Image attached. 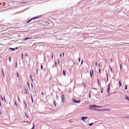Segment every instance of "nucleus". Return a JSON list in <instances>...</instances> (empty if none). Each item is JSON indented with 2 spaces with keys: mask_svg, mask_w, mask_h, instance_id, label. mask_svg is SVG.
Wrapping results in <instances>:
<instances>
[{
  "mask_svg": "<svg viewBox=\"0 0 129 129\" xmlns=\"http://www.w3.org/2000/svg\"><path fill=\"white\" fill-rule=\"evenodd\" d=\"M98 107V106H96L95 105H90L89 106V109L90 110H97V111H100L98 109H94L93 108H96Z\"/></svg>",
  "mask_w": 129,
  "mask_h": 129,
  "instance_id": "1",
  "label": "nucleus"
},
{
  "mask_svg": "<svg viewBox=\"0 0 129 129\" xmlns=\"http://www.w3.org/2000/svg\"><path fill=\"white\" fill-rule=\"evenodd\" d=\"M61 98L62 99V103H64L65 102V98H64V94L63 93H61Z\"/></svg>",
  "mask_w": 129,
  "mask_h": 129,
  "instance_id": "2",
  "label": "nucleus"
},
{
  "mask_svg": "<svg viewBox=\"0 0 129 129\" xmlns=\"http://www.w3.org/2000/svg\"><path fill=\"white\" fill-rule=\"evenodd\" d=\"M72 101L73 102L75 103H79L81 102L80 100L77 101L76 99L74 98L72 99Z\"/></svg>",
  "mask_w": 129,
  "mask_h": 129,
  "instance_id": "3",
  "label": "nucleus"
},
{
  "mask_svg": "<svg viewBox=\"0 0 129 129\" xmlns=\"http://www.w3.org/2000/svg\"><path fill=\"white\" fill-rule=\"evenodd\" d=\"M88 117V116H83L82 117L81 119L83 121H85V119H87Z\"/></svg>",
  "mask_w": 129,
  "mask_h": 129,
  "instance_id": "4",
  "label": "nucleus"
},
{
  "mask_svg": "<svg viewBox=\"0 0 129 129\" xmlns=\"http://www.w3.org/2000/svg\"><path fill=\"white\" fill-rule=\"evenodd\" d=\"M42 16V15H40L38 16L35 17L33 18H32L31 19H32V20H34V19H36L38 18L41 17Z\"/></svg>",
  "mask_w": 129,
  "mask_h": 129,
  "instance_id": "5",
  "label": "nucleus"
},
{
  "mask_svg": "<svg viewBox=\"0 0 129 129\" xmlns=\"http://www.w3.org/2000/svg\"><path fill=\"white\" fill-rule=\"evenodd\" d=\"M93 70H92V74L91 73V71H90V77L91 79L92 78V75L93 76Z\"/></svg>",
  "mask_w": 129,
  "mask_h": 129,
  "instance_id": "6",
  "label": "nucleus"
},
{
  "mask_svg": "<svg viewBox=\"0 0 129 129\" xmlns=\"http://www.w3.org/2000/svg\"><path fill=\"white\" fill-rule=\"evenodd\" d=\"M28 39H30V38L29 37H26L25 38H24V39H23V40L24 41H26Z\"/></svg>",
  "mask_w": 129,
  "mask_h": 129,
  "instance_id": "7",
  "label": "nucleus"
},
{
  "mask_svg": "<svg viewBox=\"0 0 129 129\" xmlns=\"http://www.w3.org/2000/svg\"><path fill=\"white\" fill-rule=\"evenodd\" d=\"M125 98L127 100L129 101V98L128 96L125 95Z\"/></svg>",
  "mask_w": 129,
  "mask_h": 129,
  "instance_id": "8",
  "label": "nucleus"
},
{
  "mask_svg": "<svg viewBox=\"0 0 129 129\" xmlns=\"http://www.w3.org/2000/svg\"><path fill=\"white\" fill-rule=\"evenodd\" d=\"M62 72H63V75L64 76H66V74L65 73V71L64 70H63V71Z\"/></svg>",
  "mask_w": 129,
  "mask_h": 129,
  "instance_id": "9",
  "label": "nucleus"
},
{
  "mask_svg": "<svg viewBox=\"0 0 129 129\" xmlns=\"http://www.w3.org/2000/svg\"><path fill=\"white\" fill-rule=\"evenodd\" d=\"M109 67H110V71H111V72H112V73H114V72H113V71H112V68H111V67L110 66V65H109Z\"/></svg>",
  "mask_w": 129,
  "mask_h": 129,
  "instance_id": "10",
  "label": "nucleus"
},
{
  "mask_svg": "<svg viewBox=\"0 0 129 129\" xmlns=\"http://www.w3.org/2000/svg\"><path fill=\"white\" fill-rule=\"evenodd\" d=\"M119 87H120L121 85V82H120V81H119Z\"/></svg>",
  "mask_w": 129,
  "mask_h": 129,
  "instance_id": "11",
  "label": "nucleus"
},
{
  "mask_svg": "<svg viewBox=\"0 0 129 129\" xmlns=\"http://www.w3.org/2000/svg\"><path fill=\"white\" fill-rule=\"evenodd\" d=\"M2 75L3 76V77H5L4 74V71H3V69H2Z\"/></svg>",
  "mask_w": 129,
  "mask_h": 129,
  "instance_id": "12",
  "label": "nucleus"
},
{
  "mask_svg": "<svg viewBox=\"0 0 129 129\" xmlns=\"http://www.w3.org/2000/svg\"><path fill=\"white\" fill-rule=\"evenodd\" d=\"M110 89V88H107V92H108L109 94Z\"/></svg>",
  "mask_w": 129,
  "mask_h": 129,
  "instance_id": "13",
  "label": "nucleus"
},
{
  "mask_svg": "<svg viewBox=\"0 0 129 129\" xmlns=\"http://www.w3.org/2000/svg\"><path fill=\"white\" fill-rule=\"evenodd\" d=\"M21 59L22 60H23V54L22 53L21 54Z\"/></svg>",
  "mask_w": 129,
  "mask_h": 129,
  "instance_id": "14",
  "label": "nucleus"
},
{
  "mask_svg": "<svg viewBox=\"0 0 129 129\" xmlns=\"http://www.w3.org/2000/svg\"><path fill=\"white\" fill-rule=\"evenodd\" d=\"M10 49L12 51H14L15 50V48H10Z\"/></svg>",
  "mask_w": 129,
  "mask_h": 129,
  "instance_id": "15",
  "label": "nucleus"
},
{
  "mask_svg": "<svg viewBox=\"0 0 129 129\" xmlns=\"http://www.w3.org/2000/svg\"><path fill=\"white\" fill-rule=\"evenodd\" d=\"M9 61L10 62H11V57L10 56L9 57Z\"/></svg>",
  "mask_w": 129,
  "mask_h": 129,
  "instance_id": "16",
  "label": "nucleus"
},
{
  "mask_svg": "<svg viewBox=\"0 0 129 129\" xmlns=\"http://www.w3.org/2000/svg\"><path fill=\"white\" fill-rule=\"evenodd\" d=\"M123 118H129V116H126V117H123Z\"/></svg>",
  "mask_w": 129,
  "mask_h": 129,
  "instance_id": "17",
  "label": "nucleus"
},
{
  "mask_svg": "<svg viewBox=\"0 0 129 129\" xmlns=\"http://www.w3.org/2000/svg\"><path fill=\"white\" fill-rule=\"evenodd\" d=\"M17 62L16 61L15 62V68H17Z\"/></svg>",
  "mask_w": 129,
  "mask_h": 129,
  "instance_id": "18",
  "label": "nucleus"
},
{
  "mask_svg": "<svg viewBox=\"0 0 129 129\" xmlns=\"http://www.w3.org/2000/svg\"><path fill=\"white\" fill-rule=\"evenodd\" d=\"M93 124V123H89V126H90L92 125Z\"/></svg>",
  "mask_w": 129,
  "mask_h": 129,
  "instance_id": "19",
  "label": "nucleus"
},
{
  "mask_svg": "<svg viewBox=\"0 0 129 129\" xmlns=\"http://www.w3.org/2000/svg\"><path fill=\"white\" fill-rule=\"evenodd\" d=\"M41 68L42 70H43V66L42 65H41Z\"/></svg>",
  "mask_w": 129,
  "mask_h": 129,
  "instance_id": "20",
  "label": "nucleus"
},
{
  "mask_svg": "<svg viewBox=\"0 0 129 129\" xmlns=\"http://www.w3.org/2000/svg\"><path fill=\"white\" fill-rule=\"evenodd\" d=\"M34 93H35V95L37 96V94L36 93V91H34Z\"/></svg>",
  "mask_w": 129,
  "mask_h": 129,
  "instance_id": "21",
  "label": "nucleus"
},
{
  "mask_svg": "<svg viewBox=\"0 0 129 129\" xmlns=\"http://www.w3.org/2000/svg\"><path fill=\"white\" fill-rule=\"evenodd\" d=\"M25 93H27V91L26 89L25 88Z\"/></svg>",
  "mask_w": 129,
  "mask_h": 129,
  "instance_id": "22",
  "label": "nucleus"
},
{
  "mask_svg": "<svg viewBox=\"0 0 129 129\" xmlns=\"http://www.w3.org/2000/svg\"><path fill=\"white\" fill-rule=\"evenodd\" d=\"M23 103H24V104H25V106H26V104L25 102V101H23Z\"/></svg>",
  "mask_w": 129,
  "mask_h": 129,
  "instance_id": "23",
  "label": "nucleus"
},
{
  "mask_svg": "<svg viewBox=\"0 0 129 129\" xmlns=\"http://www.w3.org/2000/svg\"><path fill=\"white\" fill-rule=\"evenodd\" d=\"M54 105L55 107L56 105L55 103V101H54Z\"/></svg>",
  "mask_w": 129,
  "mask_h": 129,
  "instance_id": "24",
  "label": "nucleus"
},
{
  "mask_svg": "<svg viewBox=\"0 0 129 129\" xmlns=\"http://www.w3.org/2000/svg\"><path fill=\"white\" fill-rule=\"evenodd\" d=\"M105 110H107V111H110L111 110H110L109 109H105Z\"/></svg>",
  "mask_w": 129,
  "mask_h": 129,
  "instance_id": "25",
  "label": "nucleus"
},
{
  "mask_svg": "<svg viewBox=\"0 0 129 129\" xmlns=\"http://www.w3.org/2000/svg\"><path fill=\"white\" fill-rule=\"evenodd\" d=\"M108 88H110V84H109L108 85Z\"/></svg>",
  "mask_w": 129,
  "mask_h": 129,
  "instance_id": "26",
  "label": "nucleus"
},
{
  "mask_svg": "<svg viewBox=\"0 0 129 129\" xmlns=\"http://www.w3.org/2000/svg\"><path fill=\"white\" fill-rule=\"evenodd\" d=\"M17 77H18L19 78V75H18V73H17Z\"/></svg>",
  "mask_w": 129,
  "mask_h": 129,
  "instance_id": "27",
  "label": "nucleus"
},
{
  "mask_svg": "<svg viewBox=\"0 0 129 129\" xmlns=\"http://www.w3.org/2000/svg\"><path fill=\"white\" fill-rule=\"evenodd\" d=\"M127 85H126L125 86V89L126 90L127 89Z\"/></svg>",
  "mask_w": 129,
  "mask_h": 129,
  "instance_id": "28",
  "label": "nucleus"
},
{
  "mask_svg": "<svg viewBox=\"0 0 129 129\" xmlns=\"http://www.w3.org/2000/svg\"><path fill=\"white\" fill-rule=\"evenodd\" d=\"M14 103L16 105V107H17V105L15 101H14Z\"/></svg>",
  "mask_w": 129,
  "mask_h": 129,
  "instance_id": "29",
  "label": "nucleus"
},
{
  "mask_svg": "<svg viewBox=\"0 0 129 129\" xmlns=\"http://www.w3.org/2000/svg\"><path fill=\"white\" fill-rule=\"evenodd\" d=\"M99 73H100V72H101V70H100V69H99Z\"/></svg>",
  "mask_w": 129,
  "mask_h": 129,
  "instance_id": "30",
  "label": "nucleus"
},
{
  "mask_svg": "<svg viewBox=\"0 0 129 129\" xmlns=\"http://www.w3.org/2000/svg\"><path fill=\"white\" fill-rule=\"evenodd\" d=\"M107 78H108V73L106 74Z\"/></svg>",
  "mask_w": 129,
  "mask_h": 129,
  "instance_id": "31",
  "label": "nucleus"
},
{
  "mask_svg": "<svg viewBox=\"0 0 129 129\" xmlns=\"http://www.w3.org/2000/svg\"><path fill=\"white\" fill-rule=\"evenodd\" d=\"M82 84L84 85V86H86V85L84 84V82H82Z\"/></svg>",
  "mask_w": 129,
  "mask_h": 129,
  "instance_id": "32",
  "label": "nucleus"
},
{
  "mask_svg": "<svg viewBox=\"0 0 129 129\" xmlns=\"http://www.w3.org/2000/svg\"><path fill=\"white\" fill-rule=\"evenodd\" d=\"M30 95H31V100H32V99H33L32 96L31 94Z\"/></svg>",
  "mask_w": 129,
  "mask_h": 129,
  "instance_id": "33",
  "label": "nucleus"
},
{
  "mask_svg": "<svg viewBox=\"0 0 129 129\" xmlns=\"http://www.w3.org/2000/svg\"><path fill=\"white\" fill-rule=\"evenodd\" d=\"M1 99L2 100V101H3V98L2 97V96H1Z\"/></svg>",
  "mask_w": 129,
  "mask_h": 129,
  "instance_id": "34",
  "label": "nucleus"
},
{
  "mask_svg": "<svg viewBox=\"0 0 129 129\" xmlns=\"http://www.w3.org/2000/svg\"><path fill=\"white\" fill-rule=\"evenodd\" d=\"M78 61L79 62H80V59L79 57L78 58Z\"/></svg>",
  "mask_w": 129,
  "mask_h": 129,
  "instance_id": "35",
  "label": "nucleus"
},
{
  "mask_svg": "<svg viewBox=\"0 0 129 129\" xmlns=\"http://www.w3.org/2000/svg\"><path fill=\"white\" fill-rule=\"evenodd\" d=\"M25 55L26 56H27V53H26L25 54Z\"/></svg>",
  "mask_w": 129,
  "mask_h": 129,
  "instance_id": "36",
  "label": "nucleus"
},
{
  "mask_svg": "<svg viewBox=\"0 0 129 129\" xmlns=\"http://www.w3.org/2000/svg\"><path fill=\"white\" fill-rule=\"evenodd\" d=\"M25 114L26 116V117L27 118H28V116L27 115H26V113H25Z\"/></svg>",
  "mask_w": 129,
  "mask_h": 129,
  "instance_id": "37",
  "label": "nucleus"
},
{
  "mask_svg": "<svg viewBox=\"0 0 129 129\" xmlns=\"http://www.w3.org/2000/svg\"><path fill=\"white\" fill-rule=\"evenodd\" d=\"M32 19H31V18L29 20V21H30V22L32 20Z\"/></svg>",
  "mask_w": 129,
  "mask_h": 129,
  "instance_id": "38",
  "label": "nucleus"
},
{
  "mask_svg": "<svg viewBox=\"0 0 129 129\" xmlns=\"http://www.w3.org/2000/svg\"><path fill=\"white\" fill-rule=\"evenodd\" d=\"M93 89H94V90H96L97 89L96 88H93Z\"/></svg>",
  "mask_w": 129,
  "mask_h": 129,
  "instance_id": "39",
  "label": "nucleus"
},
{
  "mask_svg": "<svg viewBox=\"0 0 129 129\" xmlns=\"http://www.w3.org/2000/svg\"><path fill=\"white\" fill-rule=\"evenodd\" d=\"M103 88H102V90L101 91V93H103Z\"/></svg>",
  "mask_w": 129,
  "mask_h": 129,
  "instance_id": "40",
  "label": "nucleus"
},
{
  "mask_svg": "<svg viewBox=\"0 0 129 129\" xmlns=\"http://www.w3.org/2000/svg\"><path fill=\"white\" fill-rule=\"evenodd\" d=\"M38 69H37V74H38Z\"/></svg>",
  "mask_w": 129,
  "mask_h": 129,
  "instance_id": "41",
  "label": "nucleus"
},
{
  "mask_svg": "<svg viewBox=\"0 0 129 129\" xmlns=\"http://www.w3.org/2000/svg\"><path fill=\"white\" fill-rule=\"evenodd\" d=\"M29 22L30 21H29V20H28L26 22V23H27Z\"/></svg>",
  "mask_w": 129,
  "mask_h": 129,
  "instance_id": "42",
  "label": "nucleus"
},
{
  "mask_svg": "<svg viewBox=\"0 0 129 129\" xmlns=\"http://www.w3.org/2000/svg\"><path fill=\"white\" fill-rule=\"evenodd\" d=\"M83 60H82V61H81V64H82L83 63Z\"/></svg>",
  "mask_w": 129,
  "mask_h": 129,
  "instance_id": "43",
  "label": "nucleus"
},
{
  "mask_svg": "<svg viewBox=\"0 0 129 129\" xmlns=\"http://www.w3.org/2000/svg\"><path fill=\"white\" fill-rule=\"evenodd\" d=\"M32 76L31 75L30 76V79L32 78Z\"/></svg>",
  "mask_w": 129,
  "mask_h": 129,
  "instance_id": "44",
  "label": "nucleus"
},
{
  "mask_svg": "<svg viewBox=\"0 0 129 129\" xmlns=\"http://www.w3.org/2000/svg\"><path fill=\"white\" fill-rule=\"evenodd\" d=\"M120 69L121 70V65L120 64Z\"/></svg>",
  "mask_w": 129,
  "mask_h": 129,
  "instance_id": "45",
  "label": "nucleus"
},
{
  "mask_svg": "<svg viewBox=\"0 0 129 129\" xmlns=\"http://www.w3.org/2000/svg\"><path fill=\"white\" fill-rule=\"evenodd\" d=\"M95 65L96 66H97V62H95Z\"/></svg>",
  "mask_w": 129,
  "mask_h": 129,
  "instance_id": "46",
  "label": "nucleus"
},
{
  "mask_svg": "<svg viewBox=\"0 0 129 129\" xmlns=\"http://www.w3.org/2000/svg\"><path fill=\"white\" fill-rule=\"evenodd\" d=\"M4 101H5V102H6V100H5V97H4Z\"/></svg>",
  "mask_w": 129,
  "mask_h": 129,
  "instance_id": "47",
  "label": "nucleus"
},
{
  "mask_svg": "<svg viewBox=\"0 0 129 129\" xmlns=\"http://www.w3.org/2000/svg\"><path fill=\"white\" fill-rule=\"evenodd\" d=\"M15 49H18V47H16Z\"/></svg>",
  "mask_w": 129,
  "mask_h": 129,
  "instance_id": "48",
  "label": "nucleus"
},
{
  "mask_svg": "<svg viewBox=\"0 0 129 129\" xmlns=\"http://www.w3.org/2000/svg\"><path fill=\"white\" fill-rule=\"evenodd\" d=\"M31 79V80L32 82H33V79H32V78H31V79Z\"/></svg>",
  "mask_w": 129,
  "mask_h": 129,
  "instance_id": "49",
  "label": "nucleus"
},
{
  "mask_svg": "<svg viewBox=\"0 0 129 129\" xmlns=\"http://www.w3.org/2000/svg\"><path fill=\"white\" fill-rule=\"evenodd\" d=\"M90 92L89 93V98H90Z\"/></svg>",
  "mask_w": 129,
  "mask_h": 129,
  "instance_id": "50",
  "label": "nucleus"
},
{
  "mask_svg": "<svg viewBox=\"0 0 129 129\" xmlns=\"http://www.w3.org/2000/svg\"><path fill=\"white\" fill-rule=\"evenodd\" d=\"M108 78H107V82H108Z\"/></svg>",
  "mask_w": 129,
  "mask_h": 129,
  "instance_id": "51",
  "label": "nucleus"
},
{
  "mask_svg": "<svg viewBox=\"0 0 129 129\" xmlns=\"http://www.w3.org/2000/svg\"><path fill=\"white\" fill-rule=\"evenodd\" d=\"M31 102H32V103H33V99H32V100H31Z\"/></svg>",
  "mask_w": 129,
  "mask_h": 129,
  "instance_id": "52",
  "label": "nucleus"
},
{
  "mask_svg": "<svg viewBox=\"0 0 129 129\" xmlns=\"http://www.w3.org/2000/svg\"><path fill=\"white\" fill-rule=\"evenodd\" d=\"M41 94H42V95L43 94V92H41Z\"/></svg>",
  "mask_w": 129,
  "mask_h": 129,
  "instance_id": "53",
  "label": "nucleus"
},
{
  "mask_svg": "<svg viewBox=\"0 0 129 129\" xmlns=\"http://www.w3.org/2000/svg\"><path fill=\"white\" fill-rule=\"evenodd\" d=\"M98 85L99 86V82H98Z\"/></svg>",
  "mask_w": 129,
  "mask_h": 129,
  "instance_id": "54",
  "label": "nucleus"
},
{
  "mask_svg": "<svg viewBox=\"0 0 129 129\" xmlns=\"http://www.w3.org/2000/svg\"><path fill=\"white\" fill-rule=\"evenodd\" d=\"M53 54H52V57H51V58H53Z\"/></svg>",
  "mask_w": 129,
  "mask_h": 129,
  "instance_id": "55",
  "label": "nucleus"
},
{
  "mask_svg": "<svg viewBox=\"0 0 129 129\" xmlns=\"http://www.w3.org/2000/svg\"><path fill=\"white\" fill-rule=\"evenodd\" d=\"M58 63L59 64V60H58Z\"/></svg>",
  "mask_w": 129,
  "mask_h": 129,
  "instance_id": "56",
  "label": "nucleus"
},
{
  "mask_svg": "<svg viewBox=\"0 0 129 129\" xmlns=\"http://www.w3.org/2000/svg\"><path fill=\"white\" fill-rule=\"evenodd\" d=\"M97 80H98V82H99V79H97Z\"/></svg>",
  "mask_w": 129,
  "mask_h": 129,
  "instance_id": "57",
  "label": "nucleus"
},
{
  "mask_svg": "<svg viewBox=\"0 0 129 129\" xmlns=\"http://www.w3.org/2000/svg\"><path fill=\"white\" fill-rule=\"evenodd\" d=\"M55 64H56V61H55Z\"/></svg>",
  "mask_w": 129,
  "mask_h": 129,
  "instance_id": "58",
  "label": "nucleus"
},
{
  "mask_svg": "<svg viewBox=\"0 0 129 129\" xmlns=\"http://www.w3.org/2000/svg\"><path fill=\"white\" fill-rule=\"evenodd\" d=\"M63 57H64V53H63Z\"/></svg>",
  "mask_w": 129,
  "mask_h": 129,
  "instance_id": "59",
  "label": "nucleus"
},
{
  "mask_svg": "<svg viewBox=\"0 0 129 129\" xmlns=\"http://www.w3.org/2000/svg\"><path fill=\"white\" fill-rule=\"evenodd\" d=\"M18 100L19 101V98L18 97Z\"/></svg>",
  "mask_w": 129,
  "mask_h": 129,
  "instance_id": "60",
  "label": "nucleus"
},
{
  "mask_svg": "<svg viewBox=\"0 0 129 129\" xmlns=\"http://www.w3.org/2000/svg\"><path fill=\"white\" fill-rule=\"evenodd\" d=\"M0 113L1 114V111L0 109Z\"/></svg>",
  "mask_w": 129,
  "mask_h": 129,
  "instance_id": "61",
  "label": "nucleus"
},
{
  "mask_svg": "<svg viewBox=\"0 0 129 129\" xmlns=\"http://www.w3.org/2000/svg\"><path fill=\"white\" fill-rule=\"evenodd\" d=\"M60 57H61V54H60Z\"/></svg>",
  "mask_w": 129,
  "mask_h": 129,
  "instance_id": "62",
  "label": "nucleus"
},
{
  "mask_svg": "<svg viewBox=\"0 0 129 129\" xmlns=\"http://www.w3.org/2000/svg\"><path fill=\"white\" fill-rule=\"evenodd\" d=\"M123 44H119V45H122Z\"/></svg>",
  "mask_w": 129,
  "mask_h": 129,
  "instance_id": "63",
  "label": "nucleus"
},
{
  "mask_svg": "<svg viewBox=\"0 0 129 129\" xmlns=\"http://www.w3.org/2000/svg\"><path fill=\"white\" fill-rule=\"evenodd\" d=\"M25 107H26V108H27V106H26H26H25Z\"/></svg>",
  "mask_w": 129,
  "mask_h": 129,
  "instance_id": "64",
  "label": "nucleus"
}]
</instances>
